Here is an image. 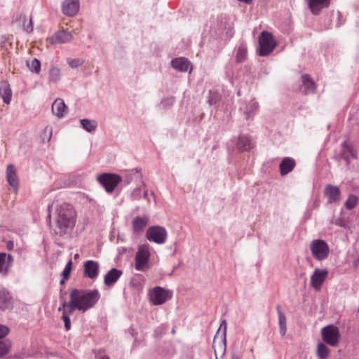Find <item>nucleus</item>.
I'll list each match as a JSON object with an SVG mask.
<instances>
[{"mask_svg": "<svg viewBox=\"0 0 359 359\" xmlns=\"http://www.w3.org/2000/svg\"><path fill=\"white\" fill-rule=\"evenodd\" d=\"M76 219V212L71 204L57 205L53 215V231L56 235L62 236L74 227Z\"/></svg>", "mask_w": 359, "mask_h": 359, "instance_id": "1", "label": "nucleus"}, {"mask_svg": "<svg viewBox=\"0 0 359 359\" xmlns=\"http://www.w3.org/2000/svg\"><path fill=\"white\" fill-rule=\"evenodd\" d=\"M97 290H82L73 289L70 292V299L79 305V311L83 313L93 308L100 299Z\"/></svg>", "mask_w": 359, "mask_h": 359, "instance_id": "2", "label": "nucleus"}, {"mask_svg": "<svg viewBox=\"0 0 359 359\" xmlns=\"http://www.w3.org/2000/svg\"><path fill=\"white\" fill-rule=\"evenodd\" d=\"M309 248L313 257L317 261H324L330 255V247L324 240H313Z\"/></svg>", "mask_w": 359, "mask_h": 359, "instance_id": "3", "label": "nucleus"}, {"mask_svg": "<svg viewBox=\"0 0 359 359\" xmlns=\"http://www.w3.org/2000/svg\"><path fill=\"white\" fill-rule=\"evenodd\" d=\"M276 46L272 34L263 31L259 36L258 53L260 56L265 57L272 53Z\"/></svg>", "mask_w": 359, "mask_h": 359, "instance_id": "4", "label": "nucleus"}, {"mask_svg": "<svg viewBox=\"0 0 359 359\" xmlns=\"http://www.w3.org/2000/svg\"><path fill=\"white\" fill-rule=\"evenodd\" d=\"M150 258L149 245L147 243L139 246L135 255V269L144 271L149 267Z\"/></svg>", "mask_w": 359, "mask_h": 359, "instance_id": "5", "label": "nucleus"}, {"mask_svg": "<svg viewBox=\"0 0 359 359\" xmlns=\"http://www.w3.org/2000/svg\"><path fill=\"white\" fill-rule=\"evenodd\" d=\"M322 337L324 341L332 346H337L340 337L339 328L333 325L324 327L321 330Z\"/></svg>", "mask_w": 359, "mask_h": 359, "instance_id": "6", "label": "nucleus"}, {"mask_svg": "<svg viewBox=\"0 0 359 359\" xmlns=\"http://www.w3.org/2000/svg\"><path fill=\"white\" fill-rule=\"evenodd\" d=\"M167 231L161 226H152L149 227L146 233L147 238L151 242L157 244H163L167 239Z\"/></svg>", "mask_w": 359, "mask_h": 359, "instance_id": "7", "label": "nucleus"}, {"mask_svg": "<svg viewBox=\"0 0 359 359\" xmlns=\"http://www.w3.org/2000/svg\"><path fill=\"white\" fill-rule=\"evenodd\" d=\"M97 181L107 193H111L121 181V178L116 174L104 173L97 177Z\"/></svg>", "mask_w": 359, "mask_h": 359, "instance_id": "8", "label": "nucleus"}, {"mask_svg": "<svg viewBox=\"0 0 359 359\" xmlns=\"http://www.w3.org/2000/svg\"><path fill=\"white\" fill-rule=\"evenodd\" d=\"M151 302L154 305H161L170 298L168 291L161 287H155L149 293Z\"/></svg>", "mask_w": 359, "mask_h": 359, "instance_id": "9", "label": "nucleus"}, {"mask_svg": "<svg viewBox=\"0 0 359 359\" xmlns=\"http://www.w3.org/2000/svg\"><path fill=\"white\" fill-rule=\"evenodd\" d=\"M328 275L327 269H316L311 276V285L316 290H320L322 285Z\"/></svg>", "mask_w": 359, "mask_h": 359, "instance_id": "10", "label": "nucleus"}, {"mask_svg": "<svg viewBox=\"0 0 359 359\" xmlns=\"http://www.w3.org/2000/svg\"><path fill=\"white\" fill-rule=\"evenodd\" d=\"M99 274V264L96 261L88 260L83 264V275L90 279H95Z\"/></svg>", "mask_w": 359, "mask_h": 359, "instance_id": "11", "label": "nucleus"}, {"mask_svg": "<svg viewBox=\"0 0 359 359\" xmlns=\"http://www.w3.org/2000/svg\"><path fill=\"white\" fill-rule=\"evenodd\" d=\"M77 309L79 311V307L74 300L70 299L69 302V306L67 307L65 311L62 312V319L65 323V328L67 331L71 329V320L69 316L73 314L74 311Z\"/></svg>", "mask_w": 359, "mask_h": 359, "instance_id": "12", "label": "nucleus"}, {"mask_svg": "<svg viewBox=\"0 0 359 359\" xmlns=\"http://www.w3.org/2000/svg\"><path fill=\"white\" fill-rule=\"evenodd\" d=\"M13 304V297L5 288H0V310L6 311L12 309Z\"/></svg>", "mask_w": 359, "mask_h": 359, "instance_id": "13", "label": "nucleus"}, {"mask_svg": "<svg viewBox=\"0 0 359 359\" xmlns=\"http://www.w3.org/2000/svg\"><path fill=\"white\" fill-rule=\"evenodd\" d=\"M6 180L8 184L16 191L19 188V180L17 170L13 164H9L6 168Z\"/></svg>", "mask_w": 359, "mask_h": 359, "instance_id": "14", "label": "nucleus"}, {"mask_svg": "<svg viewBox=\"0 0 359 359\" xmlns=\"http://www.w3.org/2000/svg\"><path fill=\"white\" fill-rule=\"evenodd\" d=\"M149 217L137 216L134 218L132 224L133 231L135 234L139 235L142 233L149 223Z\"/></svg>", "mask_w": 359, "mask_h": 359, "instance_id": "15", "label": "nucleus"}, {"mask_svg": "<svg viewBox=\"0 0 359 359\" xmlns=\"http://www.w3.org/2000/svg\"><path fill=\"white\" fill-rule=\"evenodd\" d=\"M324 194L328 199V203H339L341 193L337 186L327 184L325 188Z\"/></svg>", "mask_w": 359, "mask_h": 359, "instance_id": "16", "label": "nucleus"}, {"mask_svg": "<svg viewBox=\"0 0 359 359\" xmlns=\"http://www.w3.org/2000/svg\"><path fill=\"white\" fill-rule=\"evenodd\" d=\"M62 12L69 16L75 15L79 9V0H65L62 4Z\"/></svg>", "mask_w": 359, "mask_h": 359, "instance_id": "17", "label": "nucleus"}, {"mask_svg": "<svg viewBox=\"0 0 359 359\" xmlns=\"http://www.w3.org/2000/svg\"><path fill=\"white\" fill-rule=\"evenodd\" d=\"M72 39V33L64 29L55 33L50 39L53 44L68 43L71 41Z\"/></svg>", "mask_w": 359, "mask_h": 359, "instance_id": "18", "label": "nucleus"}, {"mask_svg": "<svg viewBox=\"0 0 359 359\" xmlns=\"http://www.w3.org/2000/svg\"><path fill=\"white\" fill-rule=\"evenodd\" d=\"M171 66L179 72H187L189 69L191 72L192 69L191 62L183 57L172 60Z\"/></svg>", "mask_w": 359, "mask_h": 359, "instance_id": "19", "label": "nucleus"}, {"mask_svg": "<svg viewBox=\"0 0 359 359\" xmlns=\"http://www.w3.org/2000/svg\"><path fill=\"white\" fill-rule=\"evenodd\" d=\"M296 165L294 159L291 157H285L279 164L280 173L282 176L292 172Z\"/></svg>", "mask_w": 359, "mask_h": 359, "instance_id": "20", "label": "nucleus"}, {"mask_svg": "<svg viewBox=\"0 0 359 359\" xmlns=\"http://www.w3.org/2000/svg\"><path fill=\"white\" fill-rule=\"evenodd\" d=\"M123 274L121 270L116 268L111 269L104 277V283L106 286L114 285Z\"/></svg>", "mask_w": 359, "mask_h": 359, "instance_id": "21", "label": "nucleus"}, {"mask_svg": "<svg viewBox=\"0 0 359 359\" xmlns=\"http://www.w3.org/2000/svg\"><path fill=\"white\" fill-rule=\"evenodd\" d=\"M309 7L313 15H318L322 9L330 5V0H309Z\"/></svg>", "mask_w": 359, "mask_h": 359, "instance_id": "22", "label": "nucleus"}, {"mask_svg": "<svg viewBox=\"0 0 359 359\" xmlns=\"http://www.w3.org/2000/svg\"><path fill=\"white\" fill-rule=\"evenodd\" d=\"M52 112L57 118H61L67 114V106L63 100L57 98L52 104Z\"/></svg>", "mask_w": 359, "mask_h": 359, "instance_id": "23", "label": "nucleus"}, {"mask_svg": "<svg viewBox=\"0 0 359 359\" xmlns=\"http://www.w3.org/2000/svg\"><path fill=\"white\" fill-rule=\"evenodd\" d=\"M0 96L5 104H10L12 98V90L9 83L6 81L0 82Z\"/></svg>", "mask_w": 359, "mask_h": 359, "instance_id": "24", "label": "nucleus"}, {"mask_svg": "<svg viewBox=\"0 0 359 359\" xmlns=\"http://www.w3.org/2000/svg\"><path fill=\"white\" fill-rule=\"evenodd\" d=\"M258 107L259 105L257 102L251 100L248 104H245L244 107H241L240 109L243 111L245 119H249L255 115L258 109Z\"/></svg>", "mask_w": 359, "mask_h": 359, "instance_id": "25", "label": "nucleus"}, {"mask_svg": "<svg viewBox=\"0 0 359 359\" xmlns=\"http://www.w3.org/2000/svg\"><path fill=\"white\" fill-rule=\"evenodd\" d=\"M236 147L241 151H245L250 149L252 147L250 137L245 135H239L236 143Z\"/></svg>", "mask_w": 359, "mask_h": 359, "instance_id": "26", "label": "nucleus"}, {"mask_svg": "<svg viewBox=\"0 0 359 359\" xmlns=\"http://www.w3.org/2000/svg\"><path fill=\"white\" fill-rule=\"evenodd\" d=\"M302 82L305 94L313 93L315 92L316 88V83L309 74L302 76Z\"/></svg>", "mask_w": 359, "mask_h": 359, "instance_id": "27", "label": "nucleus"}, {"mask_svg": "<svg viewBox=\"0 0 359 359\" xmlns=\"http://www.w3.org/2000/svg\"><path fill=\"white\" fill-rule=\"evenodd\" d=\"M276 310L278 316V325H279V332L281 336H284L287 331V319L285 314L282 312L280 309V306H276Z\"/></svg>", "mask_w": 359, "mask_h": 359, "instance_id": "28", "label": "nucleus"}, {"mask_svg": "<svg viewBox=\"0 0 359 359\" xmlns=\"http://www.w3.org/2000/svg\"><path fill=\"white\" fill-rule=\"evenodd\" d=\"M82 128L88 133L93 132L97 127V123L95 120L83 118L80 120Z\"/></svg>", "mask_w": 359, "mask_h": 359, "instance_id": "29", "label": "nucleus"}, {"mask_svg": "<svg viewBox=\"0 0 359 359\" xmlns=\"http://www.w3.org/2000/svg\"><path fill=\"white\" fill-rule=\"evenodd\" d=\"M341 147H343L342 151H345V152L346 154L351 155V156L353 158H354V159L357 158V156H358L357 151L354 149V147H353L352 144H349L346 141H344L342 142Z\"/></svg>", "mask_w": 359, "mask_h": 359, "instance_id": "30", "label": "nucleus"}, {"mask_svg": "<svg viewBox=\"0 0 359 359\" xmlns=\"http://www.w3.org/2000/svg\"><path fill=\"white\" fill-rule=\"evenodd\" d=\"M61 73L59 68L53 67L49 71V81L50 82L57 83L60 80Z\"/></svg>", "mask_w": 359, "mask_h": 359, "instance_id": "31", "label": "nucleus"}, {"mask_svg": "<svg viewBox=\"0 0 359 359\" xmlns=\"http://www.w3.org/2000/svg\"><path fill=\"white\" fill-rule=\"evenodd\" d=\"M247 57V48L244 44H241L238 48L236 53V61L243 62Z\"/></svg>", "mask_w": 359, "mask_h": 359, "instance_id": "32", "label": "nucleus"}, {"mask_svg": "<svg viewBox=\"0 0 359 359\" xmlns=\"http://www.w3.org/2000/svg\"><path fill=\"white\" fill-rule=\"evenodd\" d=\"M328 348L323 343H319L317 347V355L320 359H325L329 355Z\"/></svg>", "mask_w": 359, "mask_h": 359, "instance_id": "33", "label": "nucleus"}, {"mask_svg": "<svg viewBox=\"0 0 359 359\" xmlns=\"http://www.w3.org/2000/svg\"><path fill=\"white\" fill-rule=\"evenodd\" d=\"M27 65L31 72H34L36 74H39L40 72L41 62L38 59L34 58L30 62L27 61Z\"/></svg>", "mask_w": 359, "mask_h": 359, "instance_id": "34", "label": "nucleus"}, {"mask_svg": "<svg viewBox=\"0 0 359 359\" xmlns=\"http://www.w3.org/2000/svg\"><path fill=\"white\" fill-rule=\"evenodd\" d=\"M11 348V342L9 341H0V358L6 355Z\"/></svg>", "mask_w": 359, "mask_h": 359, "instance_id": "35", "label": "nucleus"}, {"mask_svg": "<svg viewBox=\"0 0 359 359\" xmlns=\"http://www.w3.org/2000/svg\"><path fill=\"white\" fill-rule=\"evenodd\" d=\"M358 203V198L355 195H350L345 202V207L348 210H352Z\"/></svg>", "mask_w": 359, "mask_h": 359, "instance_id": "36", "label": "nucleus"}, {"mask_svg": "<svg viewBox=\"0 0 359 359\" xmlns=\"http://www.w3.org/2000/svg\"><path fill=\"white\" fill-rule=\"evenodd\" d=\"M5 253H0V273L4 276H6L8 273V269L6 266V261H5Z\"/></svg>", "mask_w": 359, "mask_h": 359, "instance_id": "37", "label": "nucleus"}, {"mask_svg": "<svg viewBox=\"0 0 359 359\" xmlns=\"http://www.w3.org/2000/svg\"><path fill=\"white\" fill-rule=\"evenodd\" d=\"M20 19L21 20H23V29L25 31H26L27 32H32L33 31V25H32V19L30 18L29 22H27L26 21V17L25 15H21L20 16Z\"/></svg>", "mask_w": 359, "mask_h": 359, "instance_id": "38", "label": "nucleus"}, {"mask_svg": "<svg viewBox=\"0 0 359 359\" xmlns=\"http://www.w3.org/2000/svg\"><path fill=\"white\" fill-rule=\"evenodd\" d=\"M175 102V99L174 97H172V96L168 97L161 100V102L160 103V106L162 108L165 109V108L171 107L174 104Z\"/></svg>", "mask_w": 359, "mask_h": 359, "instance_id": "39", "label": "nucleus"}, {"mask_svg": "<svg viewBox=\"0 0 359 359\" xmlns=\"http://www.w3.org/2000/svg\"><path fill=\"white\" fill-rule=\"evenodd\" d=\"M219 100L220 95L217 93L210 91V96L208 100L210 105L216 104Z\"/></svg>", "mask_w": 359, "mask_h": 359, "instance_id": "40", "label": "nucleus"}, {"mask_svg": "<svg viewBox=\"0 0 359 359\" xmlns=\"http://www.w3.org/2000/svg\"><path fill=\"white\" fill-rule=\"evenodd\" d=\"M67 62L72 68H77L83 63V61L80 59L72 58H67Z\"/></svg>", "mask_w": 359, "mask_h": 359, "instance_id": "41", "label": "nucleus"}, {"mask_svg": "<svg viewBox=\"0 0 359 359\" xmlns=\"http://www.w3.org/2000/svg\"><path fill=\"white\" fill-rule=\"evenodd\" d=\"M332 223L344 228H346L348 226L347 222L343 217L333 218Z\"/></svg>", "mask_w": 359, "mask_h": 359, "instance_id": "42", "label": "nucleus"}, {"mask_svg": "<svg viewBox=\"0 0 359 359\" xmlns=\"http://www.w3.org/2000/svg\"><path fill=\"white\" fill-rule=\"evenodd\" d=\"M72 260H69L67 263V264H66V266H65V269H64V270L62 271V276L64 277V279H68L69 278V275H70V272H71V270H72Z\"/></svg>", "mask_w": 359, "mask_h": 359, "instance_id": "43", "label": "nucleus"}, {"mask_svg": "<svg viewBox=\"0 0 359 359\" xmlns=\"http://www.w3.org/2000/svg\"><path fill=\"white\" fill-rule=\"evenodd\" d=\"M9 329L5 326L0 325V341H8L4 338L8 334Z\"/></svg>", "mask_w": 359, "mask_h": 359, "instance_id": "44", "label": "nucleus"}, {"mask_svg": "<svg viewBox=\"0 0 359 359\" xmlns=\"http://www.w3.org/2000/svg\"><path fill=\"white\" fill-rule=\"evenodd\" d=\"M226 327H227L226 321V320H223L220 324V327H219V330H220L222 328L223 329L222 338L223 339L224 343L226 342ZM219 330L217 331V333L219 332Z\"/></svg>", "mask_w": 359, "mask_h": 359, "instance_id": "45", "label": "nucleus"}, {"mask_svg": "<svg viewBox=\"0 0 359 359\" xmlns=\"http://www.w3.org/2000/svg\"><path fill=\"white\" fill-rule=\"evenodd\" d=\"M5 261H6V266L8 268V269L9 270L10 268L13 265V257L10 254H6L5 253Z\"/></svg>", "mask_w": 359, "mask_h": 359, "instance_id": "46", "label": "nucleus"}, {"mask_svg": "<svg viewBox=\"0 0 359 359\" xmlns=\"http://www.w3.org/2000/svg\"><path fill=\"white\" fill-rule=\"evenodd\" d=\"M341 156L343 158V159L346 161V166L348 167L351 163V155L346 154L345 151H341Z\"/></svg>", "mask_w": 359, "mask_h": 359, "instance_id": "47", "label": "nucleus"}, {"mask_svg": "<svg viewBox=\"0 0 359 359\" xmlns=\"http://www.w3.org/2000/svg\"><path fill=\"white\" fill-rule=\"evenodd\" d=\"M60 301H61V306L57 309L59 311H65L67 307L69 306V302H67L65 300L62 299V297H60Z\"/></svg>", "mask_w": 359, "mask_h": 359, "instance_id": "48", "label": "nucleus"}, {"mask_svg": "<svg viewBox=\"0 0 359 359\" xmlns=\"http://www.w3.org/2000/svg\"><path fill=\"white\" fill-rule=\"evenodd\" d=\"M44 133H48V136L46 137L47 141L48 142L52 136V128L50 126H46L44 128Z\"/></svg>", "mask_w": 359, "mask_h": 359, "instance_id": "49", "label": "nucleus"}, {"mask_svg": "<svg viewBox=\"0 0 359 359\" xmlns=\"http://www.w3.org/2000/svg\"><path fill=\"white\" fill-rule=\"evenodd\" d=\"M341 18H342L341 13L338 11L337 12L338 22L337 24V27H340L344 23V21H341Z\"/></svg>", "mask_w": 359, "mask_h": 359, "instance_id": "50", "label": "nucleus"}, {"mask_svg": "<svg viewBox=\"0 0 359 359\" xmlns=\"http://www.w3.org/2000/svg\"><path fill=\"white\" fill-rule=\"evenodd\" d=\"M6 248L8 250H13L14 248V243L13 241H8L7 243H6Z\"/></svg>", "mask_w": 359, "mask_h": 359, "instance_id": "51", "label": "nucleus"}, {"mask_svg": "<svg viewBox=\"0 0 359 359\" xmlns=\"http://www.w3.org/2000/svg\"><path fill=\"white\" fill-rule=\"evenodd\" d=\"M354 265H355V268L359 270V256L354 261Z\"/></svg>", "mask_w": 359, "mask_h": 359, "instance_id": "52", "label": "nucleus"}, {"mask_svg": "<svg viewBox=\"0 0 359 359\" xmlns=\"http://www.w3.org/2000/svg\"><path fill=\"white\" fill-rule=\"evenodd\" d=\"M240 2H243L246 4H250L253 0H238Z\"/></svg>", "mask_w": 359, "mask_h": 359, "instance_id": "53", "label": "nucleus"}, {"mask_svg": "<svg viewBox=\"0 0 359 359\" xmlns=\"http://www.w3.org/2000/svg\"><path fill=\"white\" fill-rule=\"evenodd\" d=\"M50 218H51V215H50V212H49L48 215L47 220H48V224H49L50 225L51 224Z\"/></svg>", "mask_w": 359, "mask_h": 359, "instance_id": "54", "label": "nucleus"}, {"mask_svg": "<svg viewBox=\"0 0 359 359\" xmlns=\"http://www.w3.org/2000/svg\"><path fill=\"white\" fill-rule=\"evenodd\" d=\"M231 359H240V358L237 354L233 353L231 355Z\"/></svg>", "mask_w": 359, "mask_h": 359, "instance_id": "55", "label": "nucleus"}, {"mask_svg": "<svg viewBox=\"0 0 359 359\" xmlns=\"http://www.w3.org/2000/svg\"><path fill=\"white\" fill-rule=\"evenodd\" d=\"M147 196H148V193H147V191H144V198H147Z\"/></svg>", "mask_w": 359, "mask_h": 359, "instance_id": "56", "label": "nucleus"}, {"mask_svg": "<svg viewBox=\"0 0 359 359\" xmlns=\"http://www.w3.org/2000/svg\"><path fill=\"white\" fill-rule=\"evenodd\" d=\"M99 359H110L108 356H102Z\"/></svg>", "mask_w": 359, "mask_h": 359, "instance_id": "57", "label": "nucleus"}, {"mask_svg": "<svg viewBox=\"0 0 359 359\" xmlns=\"http://www.w3.org/2000/svg\"><path fill=\"white\" fill-rule=\"evenodd\" d=\"M66 279H64V278L60 280V284H63L65 282Z\"/></svg>", "mask_w": 359, "mask_h": 359, "instance_id": "58", "label": "nucleus"}, {"mask_svg": "<svg viewBox=\"0 0 359 359\" xmlns=\"http://www.w3.org/2000/svg\"><path fill=\"white\" fill-rule=\"evenodd\" d=\"M172 334H175V330L173 328L171 331Z\"/></svg>", "mask_w": 359, "mask_h": 359, "instance_id": "59", "label": "nucleus"}, {"mask_svg": "<svg viewBox=\"0 0 359 359\" xmlns=\"http://www.w3.org/2000/svg\"><path fill=\"white\" fill-rule=\"evenodd\" d=\"M79 257V255H78V254L75 255V256H74V257H75V258H76V257Z\"/></svg>", "mask_w": 359, "mask_h": 359, "instance_id": "60", "label": "nucleus"}]
</instances>
